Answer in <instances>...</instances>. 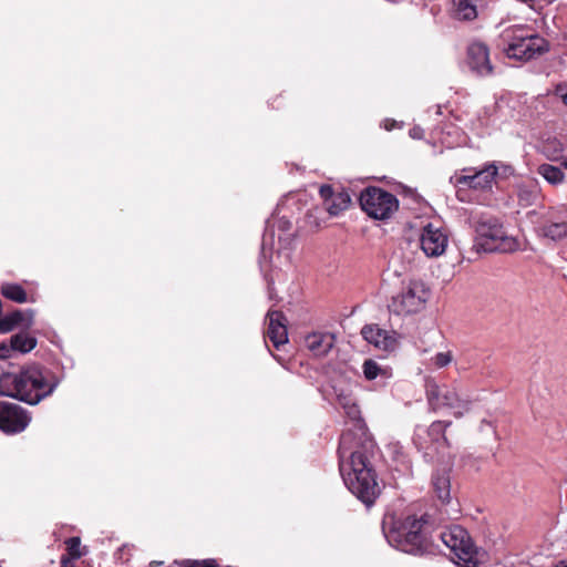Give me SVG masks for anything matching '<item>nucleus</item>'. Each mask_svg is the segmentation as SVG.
Masks as SVG:
<instances>
[{
    "label": "nucleus",
    "instance_id": "2f4dec72",
    "mask_svg": "<svg viewBox=\"0 0 567 567\" xmlns=\"http://www.w3.org/2000/svg\"><path fill=\"white\" fill-rule=\"evenodd\" d=\"M14 351L12 347V340L10 339V343L2 342L0 343V359H6L11 357V353Z\"/></svg>",
    "mask_w": 567,
    "mask_h": 567
},
{
    "label": "nucleus",
    "instance_id": "b1692460",
    "mask_svg": "<svg viewBox=\"0 0 567 567\" xmlns=\"http://www.w3.org/2000/svg\"><path fill=\"white\" fill-rule=\"evenodd\" d=\"M537 173L540 175L548 184L553 186L561 185L565 182V174L558 166H554L551 164H540L537 167Z\"/></svg>",
    "mask_w": 567,
    "mask_h": 567
},
{
    "label": "nucleus",
    "instance_id": "4be33fe9",
    "mask_svg": "<svg viewBox=\"0 0 567 567\" xmlns=\"http://www.w3.org/2000/svg\"><path fill=\"white\" fill-rule=\"evenodd\" d=\"M363 375L367 380L372 381L380 379L386 381L392 378V369L386 365L379 364L373 359H368L362 364Z\"/></svg>",
    "mask_w": 567,
    "mask_h": 567
},
{
    "label": "nucleus",
    "instance_id": "a211bd4d",
    "mask_svg": "<svg viewBox=\"0 0 567 567\" xmlns=\"http://www.w3.org/2000/svg\"><path fill=\"white\" fill-rule=\"evenodd\" d=\"M484 7V0H451V16L457 21H473Z\"/></svg>",
    "mask_w": 567,
    "mask_h": 567
},
{
    "label": "nucleus",
    "instance_id": "bb28decb",
    "mask_svg": "<svg viewBox=\"0 0 567 567\" xmlns=\"http://www.w3.org/2000/svg\"><path fill=\"white\" fill-rule=\"evenodd\" d=\"M11 340L14 351H19L21 353L30 352L37 346V339L24 332L12 336Z\"/></svg>",
    "mask_w": 567,
    "mask_h": 567
},
{
    "label": "nucleus",
    "instance_id": "39448f33",
    "mask_svg": "<svg viewBox=\"0 0 567 567\" xmlns=\"http://www.w3.org/2000/svg\"><path fill=\"white\" fill-rule=\"evenodd\" d=\"M504 39L508 41L505 52L509 59L528 61L548 50V43L544 38L529 33L522 27L506 31Z\"/></svg>",
    "mask_w": 567,
    "mask_h": 567
},
{
    "label": "nucleus",
    "instance_id": "58836bf2",
    "mask_svg": "<svg viewBox=\"0 0 567 567\" xmlns=\"http://www.w3.org/2000/svg\"><path fill=\"white\" fill-rule=\"evenodd\" d=\"M483 425H488V426H491V427H492L491 422L483 421V422H482V426H483Z\"/></svg>",
    "mask_w": 567,
    "mask_h": 567
},
{
    "label": "nucleus",
    "instance_id": "aec40b11",
    "mask_svg": "<svg viewBox=\"0 0 567 567\" xmlns=\"http://www.w3.org/2000/svg\"><path fill=\"white\" fill-rule=\"evenodd\" d=\"M536 230L538 236L557 241L567 236V223L547 218L537 226Z\"/></svg>",
    "mask_w": 567,
    "mask_h": 567
},
{
    "label": "nucleus",
    "instance_id": "dca6fc26",
    "mask_svg": "<svg viewBox=\"0 0 567 567\" xmlns=\"http://www.w3.org/2000/svg\"><path fill=\"white\" fill-rule=\"evenodd\" d=\"M320 197L323 200L327 212L331 216H338L350 205V196L344 190L334 192L330 185H322L319 188Z\"/></svg>",
    "mask_w": 567,
    "mask_h": 567
},
{
    "label": "nucleus",
    "instance_id": "f8f14e48",
    "mask_svg": "<svg viewBox=\"0 0 567 567\" xmlns=\"http://www.w3.org/2000/svg\"><path fill=\"white\" fill-rule=\"evenodd\" d=\"M31 416L21 406L13 403H0V430L7 434H16L25 430Z\"/></svg>",
    "mask_w": 567,
    "mask_h": 567
},
{
    "label": "nucleus",
    "instance_id": "412c9836",
    "mask_svg": "<svg viewBox=\"0 0 567 567\" xmlns=\"http://www.w3.org/2000/svg\"><path fill=\"white\" fill-rule=\"evenodd\" d=\"M432 488L435 496L446 504L451 501V480L447 472H436L432 476Z\"/></svg>",
    "mask_w": 567,
    "mask_h": 567
},
{
    "label": "nucleus",
    "instance_id": "4c0bfd02",
    "mask_svg": "<svg viewBox=\"0 0 567 567\" xmlns=\"http://www.w3.org/2000/svg\"><path fill=\"white\" fill-rule=\"evenodd\" d=\"M559 162H560V165H561L564 168H566V169H567V157H566V158H565V157H563Z\"/></svg>",
    "mask_w": 567,
    "mask_h": 567
},
{
    "label": "nucleus",
    "instance_id": "9d476101",
    "mask_svg": "<svg viewBox=\"0 0 567 567\" xmlns=\"http://www.w3.org/2000/svg\"><path fill=\"white\" fill-rule=\"evenodd\" d=\"M450 425L451 422L434 421L427 429L417 426L414 435L415 444L424 451L426 456L434 457L435 454H443L447 449L445 430Z\"/></svg>",
    "mask_w": 567,
    "mask_h": 567
},
{
    "label": "nucleus",
    "instance_id": "0eeeda50",
    "mask_svg": "<svg viewBox=\"0 0 567 567\" xmlns=\"http://www.w3.org/2000/svg\"><path fill=\"white\" fill-rule=\"evenodd\" d=\"M425 388L429 405L433 411L447 409L454 416L461 417L471 410V400L455 388L440 385L433 380H427Z\"/></svg>",
    "mask_w": 567,
    "mask_h": 567
},
{
    "label": "nucleus",
    "instance_id": "473e14b6",
    "mask_svg": "<svg viewBox=\"0 0 567 567\" xmlns=\"http://www.w3.org/2000/svg\"><path fill=\"white\" fill-rule=\"evenodd\" d=\"M556 93L559 95V97L564 101V103L567 105V85L566 84H559L556 87Z\"/></svg>",
    "mask_w": 567,
    "mask_h": 567
},
{
    "label": "nucleus",
    "instance_id": "cd10ccee",
    "mask_svg": "<svg viewBox=\"0 0 567 567\" xmlns=\"http://www.w3.org/2000/svg\"><path fill=\"white\" fill-rule=\"evenodd\" d=\"M1 293L12 301L23 303L27 301L25 290L16 284H6L1 287Z\"/></svg>",
    "mask_w": 567,
    "mask_h": 567
},
{
    "label": "nucleus",
    "instance_id": "6e6552de",
    "mask_svg": "<svg viewBox=\"0 0 567 567\" xmlns=\"http://www.w3.org/2000/svg\"><path fill=\"white\" fill-rule=\"evenodd\" d=\"M430 297V290L421 280L404 282L400 292L392 297L390 310L399 316L412 315L421 311Z\"/></svg>",
    "mask_w": 567,
    "mask_h": 567
},
{
    "label": "nucleus",
    "instance_id": "7ed1b4c3",
    "mask_svg": "<svg viewBox=\"0 0 567 567\" xmlns=\"http://www.w3.org/2000/svg\"><path fill=\"white\" fill-rule=\"evenodd\" d=\"M427 515H408L393 523L385 533L388 543L408 554H422L427 548Z\"/></svg>",
    "mask_w": 567,
    "mask_h": 567
},
{
    "label": "nucleus",
    "instance_id": "7c9ffc66",
    "mask_svg": "<svg viewBox=\"0 0 567 567\" xmlns=\"http://www.w3.org/2000/svg\"><path fill=\"white\" fill-rule=\"evenodd\" d=\"M17 327V322L10 319V313L0 319V331L1 332H9L13 330Z\"/></svg>",
    "mask_w": 567,
    "mask_h": 567
},
{
    "label": "nucleus",
    "instance_id": "ddd939ff",
    "mask_svg": "<svg viewBox=\"0 0 567 567\" xmlns=\"http://www.w3.org/2000/svg\"><path fill=\"white\" fill-rule=\"evenodd\" d=\"M497 169L495 166H488L484 169L464 168L462 173H455L451 179L458 187L485 188L491 185Z\"/></svg>",
    "mask_w": 567,
    "mask_h": 567
},
{
    "label": "nucleus",
    "instance_id": "c9c22d12",
    "mask_svg": "<svg viewBox=\"0 0 567 567\" xmlns=\"http://www.w3.org/2000/svg\"><path fill=\"white\" fill-rule=\"evenodd\" d=\"M74 560L75 559L62 557L61 565L62 567H74Z\"/></svg>",
    "mask_w": 567,
    "mask_h": 567
},
{
    "label": "nucleus",
    "instance_id": "6ab92c4d",
    "mask_svg": "<svg viewBox=\"0 0 567 567\" xmlns=\"http://www.w3.org/2000/svg\"><path fill=\"white\" fill-rule=\"evenodd\" d=\"M333 344L334 336L330 332H312L306 337V347L316 357L328 354Z\"/></svg>",
    "mask_w": 567,
    "mask_h": 567
},
{
    "label": "nucleus",
    "instance_id": "5701e85b",
    "mask_svg": "<svg viewBox=\"0 0 567 567\" xmlns=\"http://www.w3.org/2000/svg\"><path fill=\"white\" fill-rule=\"evenodd\" d=\"M518 202L522 206L527 207L537 203L540 198V188L537 182H528L520 184L517 190Z\"/></svg>",
    "mask_w": 567,
    "mask_h": 567
},
{
    "label": "nucleus",
    "instance_id": "1a4fd4ad",
    "mask_svg": "<svg viewBox=\"0 0 567 567\" xmlns=\"http://www.w3.org/2000/svg\"><path fill=\"white\" fill-rule=\"evenodd\" d=\"M443 544L451 549L461 567H476V549L468 533L461 526H451L440 533Z\"/></svg>",
    "mask_w": 567,
    "mask_h": 567
},
{
    "label": "nucleus",
    "instance_id": "f3484780",
    "mask_svg": "<svg viewBox=\"0 0 567 567\" xmlns=\"http://www.w3.org/2000/svg\"><path fill=\"white\" fill-rule=\"evenodd\" d=\"M268 330L267 336L272 342L274 347L279 349L280 346L288 341V332L286 327V319L280 311L269 310L267 313Z\"/></svg>",
    "mask_w": 567,
    "mask_h": 567
},
{
    "label": "nucleus",
    "instance_id": "c756f323",
    "mask_svg": "<svg viewBox=\"0 0 567 567\" xmlns=\"http://www.w3.org/2000/svg\"><path fill=\"white\" fill-rule=\"evenodd\" d=\"M69 558L78 559L83 553L81 551V540L79 537H71L65 542Z\"/></svg>",
    "mask_w": 567,
    "mask_h": 567
},
{
    "label": "nucleus",
    "instance_id": "c85d7f7f",
    "mask_svg": "<svg viewBox=\"0 0 567 567\" xmlns=\"http://www.w3.org/2000/svg\"><path fill=\"white\" fill-rule=\"evenodd\" d=\"M33 316L32 310H17L10 313V319L17 322V327L28 329L33 323Z\"/></svg>",
    "mask_w": 567,
    "mask_h": 567
},
{
    "label": "nucleus",
    "instance_id": "72a5a7b5",
    "mask_svg": "<svg viewBox=\"0 0 567 567\" xmlns=\"http://www.w3.org/2000/svg\"><path fill=\"white\" fill-rule=\"evenodd\" d=\"M410 136L412 138H422L423 136V130L420 126H414L410 130Z\"/></svg>",
    "mask_w": 567,
    "mask_h": 567
},
{
    "label": "nucleus",
    "instance_id": "20e7f679",
    "mask_svg": "<svg viewBox=\"0 0 567 567\" xmlns=\"http://www.w3.org/2000/svg\"><path fill=\"white\" fill-rule=\"evenodd\" d=\"M476 233L477 245L485 251L513 252L519 248V243L514 236L504 230L498 219L480 215L472 217Z\"/></svg>",
    "mask_w": 567,
    "mask_h": 567
},
{
    "label": "nucleus",
    "instance_id": "a878e982",
    "mask_svg": "<svg viewBox=\"0 0 567 567\" xmlns=\"http://www.w3.org/2000/svg\"><path fill=\"white\" fill-rule=\"evenodd\" d=\"M540 152L548 161L558 162L563 158L564 144L557 138H548L542 144Z\"/></svg>",
    "mask_w": 567,
    "mask_h": 567
},
{
    "label": "nucleus",
    "instance_id": "f03ea898",
    "mask_svg": "<svg viewBox=\"0 0 567 567\" xmlns=\"http://www.w3.org/2000/svg\"><path fill=\"white\" fill-rule=\"evenodd\" d=\"M59 379L39 365H28L19 373L0 372V395L34 405L51 395Z\"/></svg>",
    "mask_w": 567,
    "mask_h": 567
},
{
    "label": "nucleus",
    "instance_id": "f257e3e1",
    "mask_svg": "<svg viewBox=\"0 0 567 567\" xmlns=\"http://www.w3.org/2000/svg\"><path fill=\"white\" fill-rule=\"evenodd\" d=\"M338 404L353 422V427L359 434V439L353 446V434L350 430L340 437L338 450L340 474L348 489L362 503L371 505L380 493L374 468L379 449L373 439L367 433L360 409L354 400L350 395L340 394L338 395Z\"/></svg>",
    "mask_w": 567,
    "mask_h": 567
},
{
    "label": "nucleus",
    "instance_id": "423d86ee",
    "mask_svg": "<svg viewBox=\"0 0 567 567\" xmlns=\"http://www.w3.org/2000/svg\"><path fill=\"white\" fill-rule=\"evenodd\" d=\"M362 210L372 219L379 221L390 220L399 210L396 196L381 187L369 186L359 197Z\"/></svg>",
    "mask_w": 567,
    "mask_h": 567
},
{
    "label": "nucleus",
    "instance_id": "2eb2a0df",
    "mask_svg": "<svg viewBox=\"0 0 567 567\" xmlns=\"http://www.w3.org/2000/svg\"><path fill=\"white\" fill-rule=\"evenodd\" d=\"M361 334L368 343L380 351L390 352L398 346L396 333L382 329L378 324L364 326L361 330Z\"/></svg>",
    "mask_w": 567,
    "mask_h": 567
},
{
    "label": "nucleus",
    "instance_id": "e433bc0d",
    "mask_svg": "<svg viewBox=\"0 0 567 567\" xmlns=\"http://www.w3.org/2000/svg\"><path fill=\"white\" fill-rule=\"evenodd\" d=\"M162 564H163L162 561L153 560V561L150 563V567H158Z\"/></svg>",
    "mask_w": 567,
    "mask_h": 567
},
{
    "label": "nucleus",
    "instance_id": "4468645a",
    "mask_svg": "<svg viewBox=\"0 0 567 567\" xmlns=\"http://www.w3.org/2000/svg\"><path fill=\"white\" fill-rule=\"evenodd\" d=\"M466 63L470 70L478 76L493 74L488 48L482 42H473L468 45Z\"/></svg>",
    "mask_w": 567,
    "mask_h": 567
},
{
    "label": "nucleus",
    "instance_id": "9b49d317",
    "mask_svg": "<svg viewBox=\"0 0 567 567\" xmlns=\"http://www.w3.org/2000/svg\"><path fill=\"white\" fill-rule=\"evenodd\" d=\"M450 241L447 229L440 223H426L420 231V248L429 258H437L445 254Z\"/></svg>",
    "mask_w": 567,
    "mask_h": 567
},
{
    "label": "nucleus",
    "instance_id": "393cba45",
    "mask_svg": "<svg viewBox=\"0 0 567 567\" xmlns=\"http://www.w3.org/2000/svg\"><path fill=\"white\" fill-rule=\"evenodd\" d=\"M452 361L453 353L452 351L447 350L430 354L424 359L423 364L429 370H440L451 364Z\"/></svg>",
    "mask_w": 567,
    "mask_h": 567
},
{
    "label": "nucleus",
    "instance_id": "f704fd0d",
    "mask_svg": "<svg viewBox=\"0 0 567 567\" xmlns=\"http://www.w3.org/2000/svg\"><path fill=\"white\" fill-rule=\"evenodd\" d=\"M74 560L75 559L62 557L61 565L62 567H74Z\"/></svg>",
    "mask_w": 567,
    "mask_h": 567
}]
</instances>
